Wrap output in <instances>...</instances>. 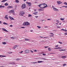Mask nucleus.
<instances>
[{"label": "nucleus", "instance_id": "72a5a7b5", "mask_svg": "<svg viewBox=\"0 0 67 67\" xmlns=\"http://www.w3.org/2000/svg\"><path fill=\"white\" fill-rule=\"evenodd\" d=\"M56 22H57V23H59V21L58 20H57L56 19Z\"/></svg>", "mask_w": 67, "mask_h": 67}, {"label": "nucleus", "instance_id": "13d9d810", "mask_svg": "<svg viewBox=\"0 0 67 67\" xmlns=\"http://www.w3.org/2000/svg\"><path fill=\"white\" fill-rule=\"evenodd\" d=\"M43 55H44V56H45V54H43Z\"/></svg>", "mask_w": 67, "mask_h": 67}, {"label": "nucleus", "instance_id": "37998d69", "mask_svg": "<svg viewBox=\"0 0 67 67\" xmlns=\"http://www.w3.org/2000/svg\"><path fill=\"white\" fill-rule=\"evenodd\" d=\"M64 35H67V33H64Z\"/></svg>", "mask_w": 67, "mask_h": 67}, {"label": "nucleus", "instance_id": "58836bf2", "mask_svg": "<svg viewBox=\"0 0 67 67\" xmlns=\"http://www.w3.org/2000/svg\"><path fill=\"white\" fill-rule=\"evenodd\" d=\"M2 43L3 44H6V43H5V42H2Z\"/></svg>", "mask_w": 67, "mask_h": 67}, {"label": "nucleus", "instance_id": "20e7f679", "mask_svg": "<svg viewBox=\"0 0 67 67\" xmlns=\"http://www.w3.org/2000/svg\"><path fill=\"white\" fill-rule=\"evenodd\" d=\"M26 8V5H25V4H23L21 5V8L22 9H24V8Z\"/></svg>", "mask_w": 67, "mask_h": 67}, {"label": "nucleus", "instance_id": "a211bd4d", "mask_svg": "<svg viewBox=\"0 0 67 67\" xmlns=\"http://www.w3.org/2000/svg\"><path fill=\"white\" fill-rule=\"evenodd\" d=\"M5 18L7 19V20H8V18L7 17V15H5Z\"/></svg>", "mask_w": 67, "mask_h": 67}, {"label": "nucleus", "instance_id": "864d4df0", "mask_svg": "<svg viewBox=\"0 0 67 67\" xmlns=\"http://www.w3.org/2000/svg\"><path fill=\"white\" fill-rule=\"evenodd\" d=\"M58 45H57L55 46V47H58Z\"/></svg>", "mask_w": 67, "mask_h": 67}, {"label": "nucleus", "instance_id": "393cba45", "mask_svg": "<svg viewBox=\"0 0 67 67\" xmlns=\"http://www.w3.org/2000/svg\"><path fill=\"white\" fill-rule=\"evenodd\" d=\"M64 19H65V18H60L61 20H62V21H63V20H64Z\"/></svg>", "mask_w": 67, "mask_h": 67}, {"label": "nucleus", "instance_id": "bf43d9fd", "mask_svg": "<svg viewBox=\"0 0 67 67\" xmlns=\"http://www.w3.org/2000/svg\"><path fill=\"white\" fill-rule=\"evenodd\" d=\"M41 37V38H43V37L42 36H40L39 37Z\"/></svg>", "mask_w": 67, "mask_h": 67}, {"label": "nucleus", "instance_id": "6ab92c4d", "mask_svg": "<svg viewBox=\"0 0 67 67\" xmlns=\"http://www.w3.org/2000/svg\"><path fill=\"white\" fill-rule=\"evenodd\" d=\"M25 40H26V41H30V40L29 39H27V38H25Z\"/></svg>", "mask_w": 67, "mask_h": 67}, {"label": "nucleus", "instance_id": "1a4fd4ad", "mask_svg": "<svg viewBox=\"0 0 67 67\" xmlns=\"http://www.w3.org/2000/svg\"><path fill=\"white\" fill-rule=\"evenodd\" d=\"M54 10V11H58V12L59 11V10H58V9H57L56 8H55V7L54 8V9H53Z\"/></svg>", "mask_w": 67, "mask_h": 67}, {"label": "nucleus", "instance_id": "8fccbe9b", "mask_svg": "<svg viewBox=\"0 0 67 67\" xmlns=\"http://www.w3.org/2000/svg\"><path fill=\"white\" fill-rule=\"evenodd\" d=\"M30 52L31 53H33V52L32 50H31Z\"/></svg>", "mask_w": 67, "mask_h": 67}, {"label": "nucleus", "instance_id": "052dcab7", "mask_svg": "<svg viewBox=\"0 0 67 67\" xmlns=\"http://www.w3.org/2000/svg\"><path fill=\"white\" fill-rule=\"evenodd\" d=\"M52 7L53 8V9H54V6H52Z\"/></svg>", "mask_w": 67, "mask_h": 67}, {"label": "nucleus", "instance_id": "a18cd8bd", "mask_svg": "<svg viewBox=\"0 0 67 67\" xmlns=\"http://www.w3.org/2000/svg\"><path fill=\"white\" fill-rule=\"evenodd\" d=\"M10 27H12V26H13V25H10Z\"/></svg>", "mask_w": 67, "mask_h": 67}, {"label": "nucleus", "instance_id": "09e8293b", "mask_svg": "<svg viewBox=\"0 0 67 67\" xmlns=\"http://www.w3.org/2000/svg\"><path fill=\"white\" fill-rule=\"evenodd\" d=\"M64 31H65V32H67V30H64Z\"/></svg>", "mask_w": 67, "mask_h": 67}, {"label": "nucleus", "instance_id": "b1692460", "mask_svg": "<svg viewBox=\"0 0 67 67\" xmlns=\"http://www.w3.org/2000/svg\"><path fill=\"white\" fill-rule=\"evenodd\" d=\"M10 38L12 40H14V38L13 37H11Z\"/></svg>", "mask_w": 67, "mask_h": 67}, {"label": "nucleus", "instance_id": "6e6d98bb", "mask_svg": "<svg viewBox=\"0 0 67 67\" xmlns=\"http://www.w3.org/2000/svg\"><path fill=\"white\" fill-rule=\"evenodd\" d=\"M59 49L58 47H57V48H54V49Z\"/></svg>", "mask_w": 67, "mask_h": 67}, {"label": "nucleus", "instance_id": "79ce46f5", "mask_svg": "<svg viewBox=\"0 0 67 67\" xmlns=\"http://www.w3.org/2000/svg\"><path fill=\"white\" fill-rule=\"evenodd\" d=\"M25 27H21V28H22V29H24V28H25Z\"/></svg>", "mask_w": 67, "mask_h": 67}, {"label": "nucleus", "instance_id": "338daca9", "mask_svg": "<svg viewBox=\"0 0 67 67\" xmlns=\"http://www.w3.org/2000/svg\"><path fill=\"white\" fill-rule=\"evenodd\" d=\"M13 63H14V62H12V63H10V64H13Z\"/></svg>", "mask_w": 67, "mask_h": 67}, {"label": "nucleus", "instance_id": "c85d7f7f", "mask_svg": "<svg viewBox=\"0 0 67 67\" xmlns=\"http://www.w3.org/2000/svg\"><path fill=\"white\" fill-rule=\"evenodd\" d=\"M62 7H65V8H67V6H63Z\"/></svg>", "mask_w": 67, "mask_h": 67}, {"label": "nucleus", "instance_id": "f03ea898", "mask_svg": "<svg viewBox=\"0 0 67 67\" xmlns=\"http://www.w3.org/2000/svg\"><path fill=\"white\" fill-rule=\"evenodd\" d=\"M30 24L29 23V22L26 21L23 23V25H24V26H26V25H29Z\"/></svg>", "mask_w": 67, "mask_h": 67}, {"label": "nucleus", "instance_id": "3c124183", "mask_svg": "<svg viewBox=\"0 0 67 67\" xmlns=\"http://www.w3.org/2000/svg\"><path fill=\"white\" fill-rule=\"evenodd\" d=\"M35 17L36 18H38V16H35Z\"/></svg>", "mask_w": 67, "mask_h": 67}, {"label": "nucleus", "instance_id": "c9c22d12", "mask_svg": "<svg viewBox=\"0 0 67 67\" xmlns=\"http://www.w3.org/2000/svg\"><path fill=\"white\" fill-rule=\"evenodd\" d=\"M43 38H48V37H43Z\"/></svg>", "mask_w": 67, "mask_h": 67}, {"label": "nucleus", "instance_id": "aec40b11", "mask_svg": "<svg viewBox=\"0 0 67 67\" xmlns=\"http://www.w3.org/2000/svg\"><path fill=\"white\" fill-rule=\"evenodd\" d=\"M66 57V56H63L62 57V58H65Z\"/></svg>", "mask_w": 67, "mask_h": 67}, {"label": "nucleus", "instance_id": "5701e85b", "mask_svg": "<svg viewBox=\"0 0 67 67\" xmlns=\"http://www.w3.org/2000/svg\"><path fill=\"white\" fill-rule=\"evenodd\" d=\"M45 5H45H45H44V8H46V7H47V4H45Z\"/></svg>", "mask_w": 67, "mask_h": 67}, {"label": "nucleus", "instance_id": "9d476101", "mask_svg": "<svg viewBox=\"0 0 67 67\" xmlns=\"http://www.w3.org/2000/svg\"><path fill=\"white\" fill-rule=\"evenodd\" d=\"M2 30L4 31H5V32H9L8 31L4 28H2Z\"/></svg>", "mask_w": 67, "mask_h": 67}, {"label": "nucleus", "instance_id": "774afa93", "mask_svg": "<svg viewBox=\"0 0 67 67\" xmlns=\"http://www.w3.org/2000/svg\"><path fill=\"white\" fill-rule=\"evenodd\" d=\"M34 11H36V10L35 9V10H34Z\"/></svg>", "mask_w": 67, "mask_h": 67}, {"label": "nucleus", "instance_id": "f704fd0d", "mask_svg": "<svg viewBox=\"0 0 67 67\" xmlns=\"http://www.w3.org/2000/svg\"><path fill=\"white\" fill-rule=\"evenodd\" d=\"M16 60H17L18 61V60H20V59H16Z\"/></svg>", "mask_w": 67, "mask_h": 67}, {"label": "nucleus", "instance_id": "680f3d73", "mask_svg": "<svg viewBox=\"0 0 67 67\" xmlns=\"http://www.w3.org/2000/svg\"><path fill=\"white\" fill-rule=\"evenodd\" d=\"M59 49H62V48H60V47H58Z\"/></svg>", "mask_w": 67, "mask_h": 67}, {"label": "nucleus", "instance_id": "4c0bfd02", "mask_svg": "<svg viewBox=\"0 0 67 67\" xmlns=\"http://www.w3.org/2000/svg\"><path fill=\"white\" fill-rule=\"evenodd\" d=\"M37 27L38 29H40L41 27L38 26H37Z\"/></svg>", "mask_w": 67, "mask_h": 67}, {"label": "nucleus", "instance_id": "a878e982", "mask_svg": "<svg viewBox=\"0 0 67 67\" xmlns=\"http://www.w3.org/2000/svg\"><path fill=\"white\" fill-rule=\"evenodd\" d=\"M48 50L49 51H51V49L50 48H48Z\"/></svg>", "mask_w": 67, "mask_h": 67}, {"label": "nucleus", "instance_id": "0eeeda50", "mask_svg": "<svg viewBox=\"0 0 67 67\" xmlns=\"http://www.w3.org/2000/svg\"><path fill=\"white\" fill-rule=\"evenodd\" d=\"M25 53H29L30 52V51L29 50H25Z\"/></svg>", "mask_w": 67, "mask_h": 67}, {"label": "nucleus", "instance_id": "ea45409f", "mask_svg": "<svg viewBox=\"0 0 67 67\" xmlns=\"http://www.w3.org/2000/svg\"><path fill=\"white\" fill-rule=\"evenodd\" d=\"M34 64H36V63H37V62H34Z\"/></svg>", "mask_w": 67, "mask_h": 67}, {"label": "nucleus", "instance_id": "f3484780", "mask_svg": "<svg viewBox=\"0 0 67 67\" xmlns=\"http://www.w3.org/2000/svg\"><path fill=\"white\" fill-rule=\"evenodd\" d=\"M8 0H3L2 1H1V2H5L6 1H8Z\"/></svg>", "mask_w": 67, "mask_h": 67}, {"label": "nucleus", "instance_id": "e2e57ef3", "mask_svg": "<svg viewBox=\"0 0 67 67\" xmlns=\"http://www.w3.org/2000/svg\"><path fill=\"white\" fill-rule=\"evenodd\" d=\"M2 5H0V8H2Z\"/></svg>", "mask_w": 67, "mask_h": 67}, {"label": "nucleus", "instance_id": "39448f33", "mask_svg": "<svg viewBox=\"0 0 67 67\" xmlns=\"http://www.w3.org/2000/svg\"><path fill=\"white\" fill-rule=\"evenodd\" d=\"M9 13L10 14L12 13L13 15H14V10H10L9 12Z\"/></svg>", "mask_w": 67, "mask_h": 67}, {"label": "nucleus", "instance_id": "c756f323", "mask_svg": "<svg viewBox=\"0 0 67 67\" xmlns=\"http://www.w3.org/2000/svg\"><path fill=\"white\" fill-rule=\"evenodd\" d=\"M64 4H65V5H67V3L66 2H64Z\"/></svg>", "mask_w": 67, "mask_h": 67}, {"label": "nucleus", "instance_id": "e433bc0d", "mask_svg": "<svg viewBox=\"0 0 67 67\" xmlns=\"http://www.w3.org/2000/svg\"><path fill=\"white\" fill-rule=\"evenodd\" d=\"M43 59V60H46V59L45 58H42V59Z\"/></svg>", "mask_w": 67, "mask_h": 67}, {"label": "nucleus", "instance_id": "dca6fc26", "mask_svg": "<svg viewBox=\"0 0 67 67\" xmlns=\"http://www.w3.org/2000/svg\"><path fill=\"white\" fill-rule=\"evenodd\" d=\"M17 47H18V46L16 45L14 46L13 47V49H15V48H16Z\"/></svg>", "mask_w": 67, "mask_h": 67}, {"label": "nucleus", "instance_id": "4d7b16f0", "mask_svg": "<svg viewBox=\"0 0 67 67\" xmlns=\"http://www.w3.org/2000/svg\"><path fill=\"white\" fill-rule=\"evenodd\" d=\"M39 11H42V10H42V9H39Z\"/></svg>", "mask_w": 67, "mask_h": 67}, {"label": "nucleus", "instance_id": "423d86ee", "mask_svg": "<svg viewBox=\"0 0 67 67\" xmlns=\"http://www.w3.org/2000/svg\"><path fill=\"white\" fill-rule=\"evenodd\" d=\"M62 2L59 1H57V3L58 4H61V3H62Z\"/></svg>", "mask_w": 67, "mask_h": 67}, {"label": "nucleus", "instance_id": "69168bd1", "mask_svg": "<svg viewBox=\"0 0 67 67\" xmlns=\"http://www.w3.org/2000/svg\"><path fill=\"white\" fill-rule=\"evenodd\" d=\"M54 54V53H50V54Z\"/></svg>", "mask_w": 67, "mask_h": 67}, {"label": "nucleus", "instance_id": "473e14b6", "mask_svg": "<svg viewBox=\"0 0 67 67\" xmlns=\"http://www.w3.org/2000/svg\"><path fill=\"white\" fill-rule=\"evenodd\" d=\"M58 43H60V44H63V43L62 42L60 41H59Z\"/></svg>", "mask_w": 67, "mask_h": 67}, {"label": "nucleus", "instance_id": "4468645a", "mask_svg": "<svg viewBox=\"0 0 67 67\" xmlns=\"http://www.w3.org/2000/svg\"><path fill=\"white\" fill-rule=\"evenodd\" d=\"M37 13H38V12H34V13H33V14H35V15H37Z\"/></svg>", "mask_w": 67, "mask_h": 67}, {"label": "nucleus", "instance_id": "de8ad7c7", "mask_svg": "<svg viewBox=\"0 0 67 67\" xmlns=\"http://www.w3.org/2000/svg\"><path fill=\"white\" fill-rule=\"evenodd\" d=\"M64 31V29H62L61 30V31Z\"/></svg>", "mask_w": 67, "mask_h": 67}, {"label": "nucleus", "instance_id": "6e6552de", "mask_svg": "<svg viewBox=\"0 0 67 67\" xmlns=\"http://www.w3.org/2000/svg\"><path fill=\"white\" fill-rule=\"evenodd\" d=\"M26 3L27 4L28 6H31V3L30 2H26Z\"/></svg>", "mask_w": 67, "mask_h": 67}, {"label": "nucleus", "instance_id": "49530a36", "mask_svg": "<svg viewBox=\"0 0 67 67\" xmlns=\"http://www.w3.org/2000/svg\"><path fill=\"white\" fill-rule=\"evenodd\" d=\"M34 51L35 52H37V50H34Z\"/></svg>", "mask_w": 67, "mask_h": 67}, {"label": "nucleus", "instance_id": "5fc2aeb1", "mask_svg": "<svg viewBox=\"0 0 67 67\" xmlns=\"http://www.w3.org/2000/svg\"><path fill=\"white\" fill-rule=\"evenodd\" d=\"M4 6H2V8H4Z\"/></svg>", "mask_w": 67, "mask_h": 67}, {"label": "nucleus", "instance_id": "4be33fe9", "mask_svg": "<svg viewBox=\"0 0 67 67\" xmlns=\"http://www.w3.org/2000/svg\"><path fill=\"white\" fill-rule=\"evenodd\" d=\"M15 2H16L17 3H19V1L18 0H16Z\"/></svg>", "mask_w": 67, "mask_h": 67}, {"label": "nucleus", "instance_id": "2f4dec72", "mask_svg": "<svg viewBox=\"0 0 67 67\" xmlns=\"http://www.w3.org/2000/svg\"><path fill=\"white\" fill-rule=\"evenodd\" d=\"M8 54H12V52H8Z\"/></svg>", "mask_w": 67, "mask_h": 67}, {"label": "nucleus", "instance_id": "412c9836", "mask_svg": "<svg viewBox=\"0 0 67 67\" xmlns=\"http://www.w3.org/2000/svg\"><path fill=\"white\" fill-rule=\"evenodd\" d=\"M3 24H4L5 25H7L8 24L7 23H5L4 22L3 23Z\"/></svg>", "mask_w": 67, "mask_h": 67}, {"label": "nucleus", "instance_id": "7ed1b4c3", "mask_svg": "<svg viewBox=\"0 0 67 67\" xmlns=\"http://www.w3.org/2000/svg\"><path fill=\"white\" fill-rule=\"evenodd\" d=\"M25 13L23 11H21L19 13V15L20 16H23V15Z\"/></svg>", "mask_w": 67, "mask_h": 67}, {"label": "nucleus", "instance_id": "603ef678", "mask_svg": "<svg viewBox=\"0 0 67 67\" xmlns=\"http://www.w3.org/2000/svg\"><path fill=\"white\" fill-rule=\"evenodd\" d=\"M47 47H48V46H47V47L45 46L44 47V48H47Z\"/></svg>", "mask_w": 67, "mask_h": 67}, {"label": "nucleus", "instance_id": "a19ab883", "mask_svg": "<svg viewBox=\"0 0 67 67\" xmlns=\"http://www.w3.org/2000/svg\"><path fill=\"white\" fill-rule=\"evenodd\" d=\"M66 65V64H64L63 65V66H65V65Z\"/></svg>", "mask_w": 67, "mask_h": 67}, {"label": "nucleus", "instance_id": "7c9ffc66", "mask_svg": "<svg viewBox=\"0 0 67 67\" xmlns=\"http://www.w3.org/2000/svg\"><path fill=\"white\" fill-rule=\"evenodd\" d=\"M30 16H32V15L31 14H29L28 15V17H30Z\"/></svg>", "mask_w": 67, "mask_h": 67}, {"label": "nucleus", "instance_id": "c03bdc74", "mask_svg": "<svg viewBox=\"0 0 67 67\" xmlns=\"http://www.w3.org/2000/svg\"><path fill=\"white\" fill-rule=\"evenodd\" d=\"M23 51H21V52H20V53L21 54V53H23Z\"/></svg>", "mask_w": 67, "mask_h": 67}, {"label": "nucleus", "instance_id": "2eb2a0df", "mask_svg": "<svg viewBox=\"0 0 67 67\" xmlns=\"http://www.w3.org/2000/svg\"><path fill=\"white\" fill-rule=\"evenodd\" d=\"M6 57V56L5 55H0V57Z\"/></svg>", "mask_w": 67, "mask_h": 67}, {"label": "nucleus", "instance_id": "ddd939ff", "mask_svg": "<svg viewBox=\"0 0 67 67\" xmlns=\"http://www.w3.org/2000/svg\"><path fill=\"white\" fill-rule=\"evenodd\" d=\"M13 6H8L7 7V8L8 9H10V8H13Z\"/></svg>", "mask_w": 67, "mask_h": 67}, {"label": "nucleus", "instance_id": "f8f14e48", "mask_svg": "<svg viewBox=\"0 0 67 67\" xmlns=\"http://www.w3.org/2000/svg\"><path fill=\"white\" fill-rule=\"evenodd\" d=\"M9 18L10 19H11V20H14V19H13V18L10 16H9Z\"/></svg>", "mask_w": 67, "mask_h": 67}, {"label": "nucleus", "instance_id": "0e129e2a", "mask_svg": "<svg viewBox=\"0 0 67 67\" xmlns=\"http://www.w3.org/2000/svg\"><path fill=\"white\" fill-rule=\"evenodd\" d=\"M2 23V22H1V21H0V24H1V23Z\"/></svg>", "mask_w": 67, "mask_h": 67}, {"label": "nucleus", "instance_id": "bb28decb", "mask_svg": "<svg viewBox=\"0 0 67 67\" xmlns=\"http://www.w3.org/2000/svg\"><path fill=\"white\" fill-rule=\"evenodd\" d=\"M4 5H6V6L8 5V3H5L4 4Z\"/></svg>", "mask_w": 67, "mask_h": 67}, {"label": "nucleus", "instance_id": "9b49d317", "mask_svg": "<svg viewBox=\"0 0 67 67\" xmlns=\"http://www.w3.org/2000/svg\"><path fill=\"white\" fill-rule=\"evenodd\" d=\"M50 34H51V35L49 36L52 37V36H54V34H53V33H50Z\"/></svg>", "mask_w": 67, "mask_h": 67}, {"label": "nucleus", "instance_id": "f257e3e1", "mask_svg": "<svg viewBox=\"0 0 67 67\" xmlns=\"http://www.w3.org/2000/svg\"><path fill=\"white\" fill-rule=\"evenodd\" d=\"M46 4L45 3H43L42 4H39L38 5L39 7H40V8L41 9H43L44 8V7L45 6V5Z\"/></svg>", "mask_w": 67, "mask_h": 67}, {"label": "nucleus", "instance_id": "cd10ccee", "mask_svg": "<svg viewBox=\"0 0 67 67\" xmlns=\"http://www.w3.org/2000/svg\"><path fill=\"white\" fill-rule=\"evenodd\" d=\"M43 62V61H38V63H42Z\"/></svg>", "mask_w": 67, "mask_h": 67}]
</instances>
